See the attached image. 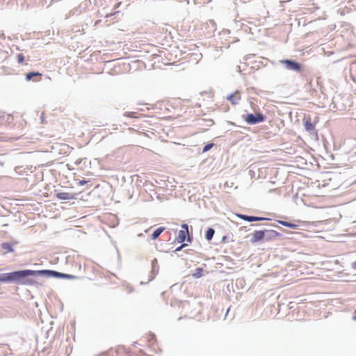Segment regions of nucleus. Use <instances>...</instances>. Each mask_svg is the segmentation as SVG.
Returning a JSON list of instances; mask_svg holds the SVG:
<instances>
[{"label": "nucleus", "instance_id": "f257e3e1", "mask_svg": "<svg viewBox=\"0 0 356 356\" xmlns=\"http://www.w3.org/2000/svg\"><path fill=\"white\" fill-rule=\"evenodd\" d=\"M31 276H40V270H20L13 271V284L17 285H33L35 282Z\"/></svg>", "mask_w": 356, "mask_h": 356}, {"label": "nucleus", "instance_id": "f03ea898", "mask_svg": "<svg viewBox=\"0 0 356 356\" xmlns=\"http://www.w3.org/2000/svg\"><path fill=\"white\" fill-rule=\"evenodd\" d=\"M242 118L248 124L253 125L266 120V116L263 113L258 112L256 113H247L242 115Z\"/></svg>", "mask_w": 356, "mask_h": 356}, {"label": "nucleus", "instance_id": "7ed1b4c3", "mask_svg": "<svg viewBox=\"0 0 356 356\" xmlns=\"http://www.w3.org/2000/svg\"><path fill=\"white\" fill-rule=\"evenodd\" d=\"M280 63L284 65L285 68L288 70L296 72H300L302 70V64L296 60L291 59H283L280 60Z\"/></svg>", "mask_w": 356, "mask_h": 356}, {"label": "nucleus", "instance_id": "20e7f679", "mask_svg": "<svg viewBox=\"0 0 356 356\" xmlns=\"http://www.w3.org/2000/svg\"><path fill=\"white\" fill-rule=\"evenodd\" d=\"M304 127L306 131H307L311 136L317 138L318 134L315 128V124L312 122L311 118H304Z\"/></svg>", "mask_w": 356, "mask_h": 356}, {"label": "nucleus", "instance_id": "39448f33", "mask_svg": "<svg viewBox=\"0 0 356 356\" xmlns=\"http://www.w3.org/2000/svg\"><path fill=\"white\" fill-rule=\"evenodd\" d=\"M282 237V234L273 229H265V241H274Z\"/></svg>", "mask_w": 356, "mask_h": 356}, {"label": "nucleus", "instance_id": "423d86ee", "mask_svg": "<svg viewBox=\"0 0 356 356\" xmlns=\"http://www.w3.org/2000/svg\"><path fill=\"white\" fill-rule=\"evenodd\" d=\"M250 236L251 238L250 239V241L252 244L261 241H265V229L261 230H256L253 233H252Z\"/></svg>", "mask_w": 356, "mask_h": 356}, {"label": "nucleus", "instance_id": "0eeeda50", "mask_svg": "<svg viewBox=\"0 0 356 356\" xmlns=\"http://www.w3.org/2000/svg\"><path fill=\"white\" fill-rule=\"evenodd\" d=\"M40 276L45 277L63 278L64 273L54 270H40Z\"/></svg>", "mask_w": 356, "mask_h": 356}, {"label": "nucleus", "instance_id": "6e6552de", "mask_svg": "<svg viewBox=\"0 0 356 356\" xmlns=\"http://www.w3.org/2000/svg\"><path fill=\"white\" fill-rule=\"evenodd\" d=\"M237 216L240 219H242V220L248 221V222H256V221H262V220H268V218H264V217L248 216V215H245V214H238Z\"/></svg>", "mask_w": 356, "mask_h": 356}, {"label": "nucleus", "instance_id": "1a4fd4ad", "mask_svg": "<svg viewBox=\"0 0 356 356\" xmlns=\"http://www.w3.org/2000/svg\"><path fill=\"white\" fill-rule=\"evenodd\" d=\"M42 74L38 72H30L26 74L25 79L26 81H33L38 82L41 80Z\"/></svg>", "mask_w": 356, "mask_h": 356}, {"label": "nucleus", "instance_id": "9d476101", "mask_svg": "<svg viewBox=\"0 0 356 356\" xmlns=\"http://www.w3.org/2000/svg\"><path fill=\"white\" fill-rule=\"evenodd\" d=\"M55 195L60 200H71L76 199L75 194H70L65 192H57Z\"/></svg>", "mask_w": 356, "mask_h": 356}, {"label": "nucleus", "instance_id": "9b49d317", "mask_svg": "<svg viewBox=\"0 0 356 356\" xmlns=\"http://www.w3.org/2000/svg\"><path fill=\"white\" fill-rule=\"evenodd\" d=\"M0 282L7 283V284H10V283L13 284V272L0 273Z\"/></svg>", "mask_w": 356, "mask_h": 356}, {"label": "nucleus", "instance_id": "f8f14e48", "mask_svg": "<svg viewBox=\"0 0 356 356\" xmlns=\"http://www.w3.org/2000/svg\"><path fill=\"white\" fill-rule=\"evenodd\" d=\"M227 99L234 105L238 104L241 99L240 92L238 91H236L234 93L229 95L227 97Z\"/></svg>", "mask_w": 356, "mask_h": 356}, {"label": "nucleus", "instance_id": "ddd939ff", "mask_svg": "<svg viewBox=\"0 0 356 356\" xmlns=\"http://www.w3.org/2000/svg\"><path fill=\"white\" fill-rule=\"evenodd\" d=\"M186 236H188L187 232L185 230H180L176 237V241L178 243H183L184 241L187 240Z\"/></svg>", "mask_w": 356, "mask_h": 356}, {"label": "nucleus", "instance_id": "4468645a", "mask_svg": "<svg viewBox=\"0 0 356 356\" xmlns=\"http://www.w3.org/2000/svg\"><path fill=\"white\" fill-rule=\"evenodd\" d=\"M278 224L280 225H282L284 227H289V228H291V229H297L298 225L295 224V223H293V222H288V221H284V220H277V221Z\"/></svg>", "mask_w": 356, "mask_h": 356}, {"label": "nucleus", "instance_id": "2eb2a0df", "mask_svg": "<svg viewBox=\"0 0 356 356\" xmlns=\"http://www.w3.org/2000/svg\"><path fill=\"white\" fill-rule=\"evenodd\" d=\"M165 230V227H159L156 230L154 231V232L151 235V238L153 240L156 239Z\"/></svg>", "mask_w": 356, "mask_h": 356}, {"label": "nucleus", "instance_id": "dca6fc26", "mask_svg": "<svg viewBox=\"0 0 356 356\" xmlns=\"http://www.w3.org/2000/svg\"><path fill=\"white\" fill-rule=\"evenodd\" d=\"M214 234H215V229L213 228H212V227L208 228L205 233V238L208 241H210L213 238Z\"/></svg>", "mask_w": 356, "mask_h": 356}, {"label": "nucleus", "instance_id": "f3484780", "mask_svg": "<svg viewBox=\"0 0 356 356\" xmlns=\"http://www.w3.org/2000/svg\"><path fill=\"white\" fill-rule=\"evenodd\" d=\"M159 264L158 260L156 259H154L152 261V273L154 275L157 274L159 272Z\"/></svg>", "mask_w": 356, "mask_h": 356}, {"label": "nucleus", "instance_id": "a211bd4d", "mask_svg": "<svg viewBox=\"0 0 356 356\" xmlns=\"http://www.w3.org/2000/svg\"><path fill=\"white\" fill-rule=\"evenodd\" d=\"M1 248L8 252H13L14 251V249L13 248V244L9 242L3 243L1 244Z\"/></svg>", "mask_w": 356, "mask_h": 356}, {"label": "nucleus", "instance_id": "6ab92c4d", "mask_svg": "<svg viewBox=\"0 0 356 356\" xmlns=\"http://www.w3.org/2000/svg\"><path fill=\"white\" fill-rule=\"evenodd\" d=\"M256 226H264L266 227L264 229H272V227H277V228H280V227L275 223H271V222H266L265 224H259V225H255ZM282 230H283L282 228H281Z\"/></svg>", "mask_w": 356, "mask_h": 356}, {"label": "nucleus", "instance_id": "aec40b11", "mask_svg": "<svg viewBox=\"0 0 356 356\" xmlns=\"http://www.w3.org/2000/svg\"><path fill=\"white\" fill-rule=\"evenodd\" d=\"M181 227L183 229L182 230H185L188 233L187 241L188 242H191L192 239H193V236L189 234V232H188L189 227H188V225L187 224H186V223H183V224H181Z\"/></svg>", "mask_w": 356, "mask_h": 356}, {"label": "nucleus", "instance_id": "412c9836", "mask_svg": "<svg viewBox=\"0 0 356 356\" xmlns=\"http://www.w3.org/2000/svg\"><path fill=\"white\" fill-rule=\"evenodd\" d=\"M203 269L201 268H197L195 270V273L193 274V276L199 278L202 276Z\"/></svg>", "mask_w": 356, "mask_h": 356}, {"label": "nucleus", "instance_id": "4be33fe9", "mask_svg": "<svg viewBox=\"0 0 356 356\" xmlns=\"http://www.w3.org/2000/svg\"><path fill=\"white\" fill-rule=\"evenodd\" d=\"M214 146V143H209L205 145L202 149V153L209 151Z\"/></svg>", "mask_w": 356, "mask_h": 356}, {"label": "nucleus", "instance_id": "5701e85b", "mask_svg": "<svg viewBox=\"0 0 356 356\" xmlns=\"http://www.w3.org/2000/svg\"><path fill=\"white\" fill-rule=\"evenodd\" d=\"M17 60L18 63H22L24 60V56L22 54H19L17 55Z\"/></svg>", "mask_w": 356, "mask_h": 356}, {"label": "nucleus", "instance_id": "b1692460", "mask_svg": "<svg viewBox=\"0 0 356 356\" xmlns=\"http://www.w3.org/2000/svg\"><path fill=\"white\" fill-rule=\"evenodd\" d=\"M202 120L207 122V125L211 127L214 124V122L212 119H202Z\"/></svg>", "mask_w": 356, "mask_h": 356}, {"label": "nucleus", "instance_id": "393cba45", "mask_svg": "<svg viewBox=\"0 0 356 356\" xmlns=\"http://www.w3.org/2000/svg\"><path fill=\"white\" fill-rule=\"evenodd\" d=\"M63 278H65V279H69V280H73V279H75V278H76V276L72 275H70V274L64 273Z\"/></svg>", "mask_w": 356, "mask_h": 356}, {"label": "nucleus", "instance_id": "a878e982", "mask_svg": "<svg viewBox=\"0 0 356 356\" xmlns=\"http://www.w3.org/2000/svg\"><path fill=\"white\" fill-rule=\"evenodd\" d=\"M182 250V247H177L175 250L172 251V253H176L177 252L181 251Z\"/></svg>", "mask_w": 356, "mask_h": 356}, {"label": "nucleus", "instance_id": "bb28decb", "mask_svg": "<svg viewBox=\"0 0 356 356\" xmlns=\"http://www.w3.org/2000/svg\"><path fill=\"white\" fill-rule=\"evenodd\" d=\"M134 113H124V116H129V117H131V118H134Z\"/></svg>", "mask_w": 356, "mask_h": 356}, {"label": "nucleus", "instance_id": "cd10ccee", "mask_svg": "<svg viewBox=\"0 0 356 356\" xmlns=\"http://www.w3.org/2000/svg\"><path fill=\"white\" fill-rule=\"evenodd\" d=\"M88 182V181H86V180H81L79 182V185L81 186H83L84 184H86V183Z\"/></svg>", "mask_w": 356, "mask_h": 356}, {"label": "nucleus", "instance_id": "c85d7f7f", "mask_svg": "<svg viewBox=\"0 0 356 356\" xmlns=\"http://www.w3.org/2000/svg\"><path fill=\"white\" fill-rule=\"evenodd\" d=\"M227 237L226 236H224L222 237V242H225V241H226V240H227Z\"/></svg>", "mask_w": 356, "mask_h": 356}, {"label": "nucleus", "instance_id": "c756f323", "mask_svg": "<svg viewBox=\"0 0 356 356\" xmlns=\"http://www.w3.org/2000/svg\"><path fill=\"white\" fill-rule=\"evenodd\" d=\"M355 315L353 316V320L356 321V309L354 312Z\"/></svg>", "mask_w": 356, "mask_h": 356}, {"label": "nucleus", "instance_id": "7c9ffc66", "mask_svg": "<svg viewBox=\"0 0 356 356\" xmlns=\"http://www.w3.org/2000/svg\"><path fill=\"white\" fill-rule=\"evenodd\" d=\"M188 245L186 243H182L180 247H182V249L185 247H186Z\"/></svg>", "mask_w": 356, "mask_h": 356}, {"label": "nucleus", "instance_id": "2f4dec72", "mask_svg": "<svg viewBox=\"0 0 356 356\" xmlns=\"http://www.w3.org/2000/svg\"><path fill=\"white\" fill-rule=\"evenodd\" d=\"M353 266L356 269V261L353 263Z\"/></svg>", "mask_w": 356, "mask_h": 356}, {"label": "nucleus", "instance_id": "473e14b6", "mask_svg": "<svg viewBox=\"0 0 356 356\" xmlns=\"http://www.w3.org/2000/svg\"><path fill=\"white\" fill-rule=\"evenodd\" d=\"M191 250L188 249V250H184V252H185V253H188Z\"/></svg>", "mask_w": 356, "mask_h": 356}, {"label": "nucleus", "instance_id": "72a5a7b5", "mask_svg": "<svg viewBox=\"0 0 356 356\" xmlns=\"http://www.w3.org/2000/svg\"><path fill=\"white\" fill-rule=\"evenodd\" d=\"M174 254H175V253H172V252H171V256H172H172H174Z\"/></svg>", "mask_w": 356, "mask_h": 356}]
</instances>
